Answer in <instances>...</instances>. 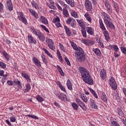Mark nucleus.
I'll use <instances>...</instances> for the list:
<instances>
[{
	"instance_id": "f257e3e1",
	"label": "nucleus",
	"mask_w": 126,
	"mask_h": 126,
	"mask_svg": "<svg viewBox=\"0 0 126 126\" xmlns=\"http://www.w3.org/2000/svg\"><path fill=\"white\" fill-rule=\"evenodd\" d=\"M79 71L80 72L82 76V78L84 82L90 85H93L94 84V81L92 77L90 75V72L84 67H79Z\"/></svg>"
},
{
	"instance_id": "f03ea898",
	"label": "nucleus",
	"mask_w": 126,
	"mask_h": 126,
	"mask_svg": "<svg viewBox=\"0 0 126 126\" xmlns=\"http://www.w3.org/2000/svg\"><path fill=\"white\" fill-rule=\"evenodd\" d=\"M100 15L106 27L111 28V29H115V25L112 22H111L112 21V19L111 18L110 15H109L105 12H102Z\"/></svg>"
},
{
	"instance_id": "7ed1b4c3",
	"label": "nucleus",
	"mask_w": 126,
	"mask_h": 126,
	"mask_svg": "<svg viewBox=\"0 0 126 126\" xmlns=\"http://www.w3.org/2000/svg\"><path fill=\"white\" fill-rule=\"evenodd\" d=\"M76 55L78 56L77 59L79 62H84L86 60V56L82 48H79V51L76 52Z\"/></svg>"
},
{
	"instance_id": "20e7f679",
	"label": "nucleus",
	"mask_w": 126,
	"mask_h": 126,
	"mask_svg": "<svg viewBox=\"0 0 126 126\" xmlns=\"http://www.w3.org/2000/svg\"><path fill=\"white\" fill-rule=\"evenodd\" d=\"M46 42L47 44L49 49L52 50V51H55V50H56V47L55 46L53 39L51 38H46Z\"/></svg>"
},
{
	"instance_id": "39448f33",
	"label": "nucleus",
	"mask_w": 126,
	"mask_h": 126,
	"mask_svg": "<svg viewBox=\"0 0 126 126\" xmlns=\"http://www.w3.org/2000/svg\"><path fill=\"white\" fill-rule=\"evenodd\" d=\"M109 84L113 90H116L117 89L118 86H117V83H116V81H115L114 77H111L109 79Z\"/></svg>"
},
{
	"instance_id": "423d86ee",
	"label": "nucleus",
	"mask_w": 126,
	"mask_h": 126,
	"mask_svg": "<svg viewBox=\"0 0 126 126\" xmlns=\"http://www.w3.org/2000/svg\"><path fill=\"white\" fill-rule=\"evenodd\" d=\"M75 102L78 104V105L83 110V111H86L87 108L86 107V106L85 105V104L80 100V99L78 98H75Z\"/></svg>"
},
{
	"instance_id": "0eeeda50",
	"label": "nucleus",
	"mask_w": 126,
	"mask_h": 126,
	"mask_svg": "<svg viewBox=\"0 0 126 126\" xmlns=\"http://www.w3.org/2000/svg\"><path fill=\"white\" fill-rule=\"evenodd\" d=\"M85 7L87 11H91L92 10V3L89 0H86L85 1Z\"/></svg>"
},
{
	"instance_id": "6e6552de",
	"label": "nucleus",
	"mask_w": 126,
	"mask_h": 126,
	"mask_svg": "<svg viewBox=\"0 0 126 126\" xmlns=\"http://www.w3.org/2000/svg\"><path fill=\"white\" fill-rule=\"evenodd\" d=\"M18 19L20 20V21H22L24 24L26 25L27 24V19L24 16V15L22 12H20L18 14Z\"/></svg>"
},
{
	"instance_id": "1a4fd4ad",
	"label": "nucleus",
	"mask_w": 126,
	"mask_h": 126,
	"mask_svg": "<svg viewBox=\"0 0 126 126\" xmlns=\"http://www.w3.org/2000/svg\"><path fill=\"white\" fill-rule=\"evenodd\" d=\"M104 5L107 12H108L109 14H111V13L113 12V9L111 6V4H110L108 0H105Z\"/></svg>"
},
{
	"instance_id": "9d476101",
	"label": "nucleus",
	"mask_w": 126,
	"mask_h": 126,
	"mask_svg": "<svg viewBox=\"0 0 126 126\" xmlns=\"http://www.w3.org/2000/svg\"><path fill=\"white\" fill-rule=\"evenodd\" d=\"M56 96L61 101H67V97H66V95L64 94L63 93H57Z\"/></svg>"
},
{
	"instance_id": "9b49d317",
	"label": "nucleus",
	"mask_w": 126,
	"mask_h": 126,
	"mask_svg": "<svg viewBox=\"0 0 126 126\" xmlns=\"http://www.w3.org/2000/svg\"><path fill=\"white\" fill-rule=\"evenodd\" d=\"M52 21L53 23H55L57 28H59V27H62V24L60 23V20L59 17H57L56 18L54 19Z\"/></svg>"
},
{
	"instance_id": "f8f14e48",
	"label": "nucleus",
	"mask_w": 126,
	"mask_h": 126,
	"mask_svg": "<svg viewBox=\"0 0 126 126\" xmlns=\"http://www.w3.org/2000/svg\"><path fill=\"white\" fill-rule=\"evenodd\" d=\"M100 77H101L103 80H105L107 78V71L105 69H102L100 71Z\"/></svg>"
},
{
	"instance_id": "ddd939ff",
	"label": "nucleus",
	"mask_w": 126,
	"mask_h": 126,
	"mask_svg": "<svg viewBox=\"0 0 126 126\" xmlns=\"http://www.w3.org/2000/svg\"><path fill=\"white\" fill-rule=\"evenodd\" d=\"M29 11L31 13L32 16H33L35 19H38L39 18V15L37 12L31 8L29 9Z\"/></svg>"
},
{
	"instance_id": "4468645a",
	"label": "nucleus",
	"mask_w": 126,
	"mask_h": 126,
	"mask_svg": "<svg viewBox=\"0 0 126 126\" xmlns=\"http://www.w3.org/2000/svg\"><path fill=\"white\" fill-rule=\"evenodd\" d=\"M87 32L88 34L91 35V36H93L94 35V29L91 27H88L86 28Z\"/></svg>"
},
{
	"instance_id": "2eb2a0df",
	"label": "nucleus",
	"mask_w": 126,
	"mask_h": 126,
	"mask_svg": "<svg viewBox=\"0 0 126 126\" xmlns=\"http://www.w3.org/2000/svg\"><path fill=\"white\" fill-rule=\"evenodd\" d=\"M31 32L33 34V35H35L36 36L39 35L41 33V32L34 28H31Z\"/></svg>"
},
{
	"instance_id": "dca6fc26",
	"label": "nucleus",
	"mask_w": 126,
	"mask_h": 126,
	"mask_svg": "<svg viewBox=\"0 0 126 126\" xmlns=\"http://www.w3.org/2000/svg\"><path fill=\"white\" fill-rule=\"evenodd\" d=\"M90 102L91 103V107L92 109H94V110H97V109H98V106L95 103V101L93 99L91 98L90 99Z\"/></svg>"
},
{
	"instance_id": "f3484780",
	"label": "nucleus",
	"mask_w": 126,
	"mask_h": 126,
	"mask_svg": "<svg viewBox=\"0 0 126 126\" xmlns=\"http://www.w3.org/2000/svg\"><path fill=\"white\" fill-rule=\"evenodd\" d=\"M28 41L31 44H37V41H36V39L32 36V35H28Z\"/></svg>"
},
{
	"instance_id": "a211bd4d",
	"label": "nucleus",
	"mask_w": 126,
	"mask_h": 126,
	"mask_svg": "<svg viewBox=\"0 0 126 126\" xmlns=\"http://www.w3.org/2000/svg\"><path fill=\"white\" fill-rule=\"evenodd\" d=\"M32 62L38 67H41V62L36 57L32 58Z\"/></svg>"
},
{
	"instance_id": "6ab92c4d",
	"label": "nucleus",
	"mask_w": 126,
	"mask_h": 126,
	"mask_svg": "<svg viewBox=\"0 0 126 126\" xmlns=\"http://www.w3.org/2000/svg\"><path fill=\"white\" fill-rule=\"evenodd\" d=\"M6 6L8 7L10 11H11V10L13 9V5H12V2H11V0H9L7 1Z\"/></svg>"
},
{
	"instance_id": "aec40b11",
	"label": "nucleus",
	"mask_w": 126,
	"mask_h": 126,
	"mask_svg": "<svg viewBox=\"0 0 126 126\" xmlns=\"http://www.w3.org/2000/svg\"><path fill=\"white\" fill-rule=\"evenodd\" d=\"M77 22L78 23L79 26L82 28V29H86V25L84 23H83V21L81 20H77Z\"/></svg>"
},
{
	"instance_id": "412c9836",
	"label": "nucleus",
	"mask_w": 126,
	"mask_h": 126,
	"mask_svg": "<svg viewBox=\"0 0 126 126\" xmlns=\"http://www.w3.org/2000/svg\"><path fill=\"white\" fill-rule=\"evenodd\" d=\"M39 19L41 22H42V23H43V24H45V25H48V24H49V22L48 21V20L44 16H41Z\"/></svg>"
},
{
	"instance_id": "4be33fe9",
	"label": "nucleus",
	"mask_w": 126,
	"mask_h": 126,
	"mask_svg": "<svg viewBox=\"0 0 126 126\" xmlns=\"http://www.w3.org/2000/svg\"><path fill=\"white\" fill-rule=\"evenodd\" d=\"M57 84L58 85L59 88H60L61 90L62 91H63V92H65V93H66V90L65 89V88L63 86L62 83H61V82L60 81H57Z\"/></svg>"
},
{
	"instance_id": "5701e85b",
	"label": "nucleus",
	"mask_w": 126,
	"mask_h": 126,
	"mask_svg": "<svg viewBox=\"0 0 126 126\" xmlns=\"http://www.w3.org/2000/svg\"><path fill=\"white\" fill-rule=\"evenodd\" d=\"M81 42L86 46H92L95 44V42H88V40L85 39H82Z\"/></svg>"
},
{
	"instance_id": "b1692460",
	"label": "nucleus",
	"mask_w": 126,
	"mask_h": 126,
	"mask_svg": "<svg viewBox=\"0 0 126 126\" xmlns=\"http://www.w3.org/2000/svg\"><path fill=\"white\" fill-rule=\"evenodd\" d=\"M98 22L99 24V28H100L101 31L106 30V27H105V25H104V23H103L102 19H100Z\"/></svg>"
},
{
	"instance_id": "393cba45",
	"label": "nucleus",
	"mask_w": 126,
	"mask_h": 126,
	"mask_svg": "<svg viewBox=\"0 0 126 126\" xmlns=\"http://www.w3.org/2000/svg\"><path fill=\"white\" fill-rule=\"evenodd\" d=\"M65 2L67 4H68L71 7H74V0H65Z\"/></svg>"
},
{
	"instance_id": "a878e982",
	"label": "nucleus",
	"mask_w": 126,
	"mask_h": 126,
	"mask_svg": "<svg viewBox=\"0 0 126 126\" xmlns=\"http://www.w3.org/2000/svg\"><path fill=\"white\" fill-rule=\"evenodd\" d=\"M84 17H85L86 19L90 22V23H91L92 22V18L90 16V15H89V13L86 12L84 14Z\"/></svg>"
},
{
	"instance_id": "bb28decb",
	"label": "nucleus",
	"mask_w": 126,
	"mask_h": 126,
	"mask_svg": "<svg viewBox=\"0 0 126 126\" xmlns=\"http://www.w3.org/2000/svg\"><path fill=\"white\" fill-rule=\"evenodd\" d=\"M70 43H71V45L73 49L74 50H75V51H77V52H78V51H79V48L81 49V47H78L76 46V44L75 43H74V42L70 41Z\"/></svg>"
},
{
	"instance_id": "cd10ccee",
	"label": "nucleus",
	"mask_w": 126,
	"mask_h": 126,
	"mask_svg": "<svg viewBox=\"0 0 126 126\" xmlns=\"http://www.w3.org/2000/svg\"><path fill=\"white\" fill-rule=\"evenodd\" d=\"M66 23L67 24H70L71 23V26H72V27H73V26H75L74 22H73V19L72 18H69L67 19L66 21Z\"/></svg>"
},
{
	"instance_id": "c85d7f7f",
	"label": "nucleus",
	"mask_w": 126,
	"mask_h": 126,
	"mask_svg": "<svg viewBox=\"0 0 126 126\" xmlns=\"http://www.w3.org/2000/svg\"><path fill=\"white\" fill-rule=\"evenodd\" d=\"M22 76H23V77L26 79L28 82H31V79L28 74H27L25 73H22Z\"/></svg>"
},
{
	"instance_id": "c756f323",
	"label": "nucleus",
	"mask_w": 126,
	"mask_h": 126,
	"mask_svg": "<svg viewBox=\"0 0 126 126\" xmlns=\"http://www.w3.org/2000/svg\"><path fill=\"white\" fill-rule=\"evenodd\" d=\"M66 86L69 90H72V85L70 80L68 79L66 81Z\"/></svg>"
},
{
	"instance_id": "7c9ffc66",
	"label": "nucleus",
	"mask_w": 126,
	"mask_h": 126,
	"mask_svg": "<svg viewBox=\"0 0 126 126\" xmlns=\"http://www.w3.org/2000/svg\"><path fill=\"white\" fill-rule=\"evenodd\" d=\"M80 95V98L82 99L83 102H84L85 103H87V102H88V98H87L85 94H81Z\"/></svg>"
},
{
	"instance_id": "2f4dec72",
	"label": "nucleus",
	"mask_w": 126,
	"mask_h": 126,
	"mask_svg": "<svg viewBox=\"0 0 126 126\" xmlns=\"http://www.w3.org/2000/svg\"><path fill=\"white\" fill-rule=\"evenodd\" d=\"M37 37L40 41H41V42H44L45 40V35L41 32H40L39 34L37 35Z\"/></svg>"
},
{
	"instance_id": "473e14b6",
	"label": "nucleus",
	"mask_w": 126,
	"mask_h": 126,
	"mask_svg": "<svg viewBox=\"0 0 126 126\" xmlns=\"http://www.w3.org/2000/svg\"><path fill=\"white\" fill-rule=\"evenodd\" d=\"M2 54L3 56L6 59L7 62H9V60H10V56L5 52V51H3Z\"/></svg>"
},
{
	"instance_id": "72a5a7b5",
	"label": "nucleus",
	"mask_w": 126,
	"mask_h": 126,
	"mask_svg": "<svg viewBox=\"0 0 126 126\" xmlns=\"http://www.w3.org/2000/svg\"><path fill=\"white\" fill-rule=\"evenodd\" d=\"M112 3L113 4L114 8L116 12L119 13L120 12V9H119V6H118V3H116L114 1H112Z\"/></svg>"
},
{
	"instance_id": "f704fd0d",
	"label": "nucleus",
	"mask_w": 126,
	"mask_h": 126,
	"mask_svg": "<svg viewBox=\"0 0 126 126\" xmlns=\"http://www.w3.org/2000/svg\"><path fill=\"white\" fill-rule=\"evenodd\" d=\"M64 28L65 29L66 35L68 36H71V32L70 31V30H69L66 26H64Z\"/></svg>"
},
{
	"instance_id": "c9c22d12",
	"label": "nucleus",
	"mask_w": 126,
	"mask_h": 126,
	"mask_svg": "<svg viewBox=\"0 0 126 126\" xmlns=\"http://www.w3.org/2000/svg\"><path fill=\"white\" fill-rule=\"evenodd\" d=\"M93 52L96 55V56H98V57H100L101 56V51L98 48H94L93 49Z\"/></svg>"
},
{
	"instance_id": "e433bc0d",
	"label": "nucleus",
	"mask_w": 126,
	"mask_h": 126,
	"mask_svg": "<svg viewBox=\"0 0 126 126\" xmlns=\"http://www.w3.org/2000/svg\"><path fill=\"white\" fill-rule=\"evenodd\" d=\"M63 15L64 16V17H68L69 16V13H68V10L66 9H63Z\"/></svg>"
},
{
	"instance_id": "4c0bfd02",
	"label": "nucleus",
	"mask_w": 126,
	"mask_h": 126,
	"mask_svg": "<svg viewBox=\"0 0 126 126\" xmlns=\"http://www.w3.org/2000/svg\"><path fill=\"white\" fill-rule=\"evenodd\" d=\"M71 104L73 109H74L75 111H77L78 110L79 105L77 104V103L75 102H72Z\"/></svg>"
},
{
	"instance_id": "58836bf2",
	"label": "nucleus",
	"mask_w": 126,
	"mask_h": 126,
	"mask_svg": "<svg viewBox=\"0 0 126 126\" xmlns=\"http://www.w3.org/2000/svg\"><path fill=\"white\" fill-rule=\"evenodd\" d=\"M14 83H15V84H16V85H18V89H22V85L21 84V82H20V81H14Z\"/></svg>"
},
{
	"instance_id": "ea45409f",
	"label": "nucleus",
	"mask_w": 126,
	"mask_h": 126,
	"mask_svg": "<svg viewBox=\"0 0 126 126\" xmlns=\"http://www.w3.org/2000/svg\"><path fill=\"white\" fill-rule=\"evenodd\" d=\"M101 94L102 95V97L101 98L102 100L103 101V102H107L108 97L107 96V95H106L104 92H102Z\"/></svg>"
},
{
	"instance_id": "a19ab883",
	"label": "nucleus",
	"mask_w": 126,
	"mask_h": 126,
	"mask_svg": "<svg viewBox=\"0 0 126 126\" xmlns=\"http://www.w3.org/2000/svg\"><path fill=\"white\" fill-rule=\"evenodd\" d=\"M57 69L59 71L61 76H63L64 75V72H63V69H62V67L60 66V65H57Z\"/></svg>"
},
{
	"instance_id": "79ce46f5",
	"label": "nucleus",
	"mask_w": 126,
	"mask_h": 126,
	"mask_svg": "<svg viewBox=\"0 0 126 126\" xmlns=\"http://www.w3.org/2000/svg\"><path fill=\"white\" fill-rule=\"evenodd\" d=\"M57 55L61 63H63V56H62V55H61V52L59 49L57 50Z\"/></svg>"
},
{
	"instance_id": "37998d69",
	"label": "nucleus",
	"mask_w": 126,
	"mask_h": 126,
	"mask_svg": "<svg viewBox=\"0 0 126 126\" xmlns=\"http://www.w3.org/2000/svg\"><path fill=\"white\" fill-rule=\"evenodd\" d=\"M36 99L38 102H39V103H42V102H44V98L41 96H40L39 94L37 95L36 96Z\"/></svg>"
},
{
	"instance_id": "c03bdc74",
	"label": "nucleus",
	"mask_w": 126,
	"mask_h": 126,
	"mask_svg": "<svg viewBox=\"0 0 126 126\" xmlns=\"http://www.w3.org/2000/svg\"><path fill=\"white\" fill-rule=\"evenodd\" d=\"M31 3H32V6L34 7L35 9H39V6H38V4H37V3H36L35 1L34 0L32 1Z\"/></svg>"
},
{
	"instance_id": "a18cd8bd",
	"label": "nucleus",
	"mask_w": 126,
	"mask_h": 126,
	"mask_svg": "<svg viewBox=\"0 0 126 126\" xmlns=\"http://www.w3.org/2000/svg\"><path fill=\"white\" fill-rule=\"evenodd\" d=\"M42 50L43 51H44L45 54L47 55V56H48V57L53 59V55H52V54L49 52V51H48V50L45 48H42Z\"/></svg>"
},
{
	"instance_id": "49530a36",
	"label": "nucleus",
	"mask_w": 126,
	"mask_h": 126,
	"mask_svg": "<svg viewBox=\"0 0 126 126\" xmlns=\"http://www.w3.org/2000/svg\"><path fill=\"white\" fill-rule=\"evenodd\" d=\"M30 89H31V86L30 85V84H27L26 88L24 91V93H26L27 92H29V91H30Z\"/></svg>"
},
{
	"instance_id": "de8ad7c7",
	"label": "nucleus",
	"mask_w": 126,
	"mask_h": 126,
	"mask_svg": "<svg viewBox=\"0 0 126 126\" xmlns=\"http://www.w3.org/2000/svg\"><path fill=\"white\" fill-rule=\"evenodd\" d=\"M117 113L119 116H120V117H123V116H124V112L122 110L121 108L117 109Z\"/></svg>"
},
{
	"instance_id": "09e8293b",
	"label": "nucleus",
	"mask_w": 126,
	"mask_h": 126,
	"mask_svg": "<svg viewBox=\"0 0 126 126\" xmlns=\"http://www.w3.org/2000/svg\"><path fill=\"white\" fill-rule=\"evenodd\" d=\"M81 33L84 38H86L87 37V32H86V31H85V29H82L81 30Z\"/></svg>"
},
{
	"instance_id": "8fccbe9b",
	"label": "nucleus",
	"mask_w": 126,
	"mask_h": 126,
	"mask_svg": "<svg viewBox=\"0 0 126 126\" xmlns=\"http://www.w3.org/2000/svg\"><path fill=\"white\" fill-rule=\"evenodd\" d=\"M71 15L73 16L74 18H78V16L77 15V13L75 11H72L71 12Z\"/></svg>"
},
{
	"instance_id": "3c124183",
	"label": "nucleus",
	"mask_w": 126,
	"mask_h": 126,
	"mask_svg": "<svg viewBox=\"0 0 126 126\" xmlns=\"http://www.w3.org/2000/svg\"><path fill=\"white\" fill-rule=\"evenodd\" d=\"M59 47L61 50L63 52L65 53V48H64V46L63 45L62 43H59Z\"/></svg>"
},
{
	"instance_id": "603ef678",
	"label": "nucleus",
	"mask_w": 126,
	"mask_h": 126,
	"mask_svg": "<svg viewBox=\"0 0 126 126\" xmlns=\"http://www.w3.org/2000/svg\"><path fill=\"white\" fill-rule=\"evenodd\" d=\"M27 117L29 118H32V119H34V120H39V118L34 115H28Z\"/></svg>"
},
{
	"instance_id": "864d4df0",
	"label": "nucleus",
	"mask_w": 126,
	"mask_h": 126,
	"mask_svg": "<svg viewBox=\"0 0 126 126\" xmlns=\"http://www.w3.org/2000/svg\"><path fill=\"white\" fill-rule=\"evenodd\" d=\"M77 6H78V8L80 10H82V9L84 7L83 4L79 2L78 3Z\"/></svg>"
},
{
	"instance_id": "5fc2aeb1",
	"label": "nucleus",
	"mask_w": 126,
	"mask_h": 126,
	"mask_svg": "<svg viewBox=\"0 0 126 126\" xmlns=\"http://www.w3.org/2000/svg\"><path fill=\"white\" fill-rule=\"evenodd\" d=\"M40 27H41L42 29L46 31V32L50 33V31H49V30L46 27V26H44V25H40Z\"/></svg>"
},
{
	"instance_id": "6e6d98bb",
	"label": "nucleus",
	"mask_w": 126,
	"mask_h": 126,
	"mask_svg": "<svg viewBox=\"0 0 126 126\" xmlns=\"http://www.w3.org/2000/svg\"><path fill=\"white\" fill-rule=\"evenodd\" d=\"M41 59H42V61L44 63H47V59H46V57H45V55L42 54L41 55Z\"/></svg>"
},
{
	"instance_id": "4d7b16f0",
	"label": "nucleus",
	"mask_w": 126,
	"mask_h": 126,
	"mask_svg": "<svg viewBox=\"0 0 126 126\" xmlns=\"http://www.w3.org/2000/svg\"><path fill=\"white\" fill-rule=\"evenodd\" d=\"M121 50L124 55H126V48L122 46L121 47Z\"/></svg>"
},
{
	"instance_id": "13d9d810",
	"label": "nucleus",
	"mask_w": 126,
	"mask_h": 126,
	"mask_svg": "<svg viewBox=\"0 0 126 126\" xmlns=\"http://www.w3.org/2000/svg\"><path fill=\"white\" fill-rule=\"evenodd\" d=\"M0 66L1 68H5L6 67V64L3 62H0Z\"/></svg>"
},
{
	"instance_id": "bf43d9fd",
	"label": "nucleus",
	"mask_w": 126,
	"mask_h": 126,
	"mask_svg": "<svg viewBox=\"0 0 126 126\" xmlns=\"http://www.w3.org/2000/svg\"><path fill=\"white\" fill-rule=\"evenodd\" d=\"M65 62H66L67 65H69V66L71 65V64H70V62H69V60H68V58H67L66 57H65Z\"/></svg>"
},
{
	"instance_id": "052dcab7",
	"label": "nucleus",
	"mask_w": 126,
	"mask_h": 126,
	"mask_svg": "<svg viewBox=\"0 0 126 126\" xmlns=\"http://www.w3.org/2000/svg\"><path fill=\"white\" fill-rule=\"evenodd\" d=\"M3 8H4L3 4L1 2H0V12H2Z\"/></svg>"
},
{
	"instance_id": "680f3d73",
	"label": "nucleus",
	"mask_w": 126,
	"mask_h": 126,
	"mask_svg": "<svg viewBox=\"0 0 126 126\" xmlns=\"http://www.w3.org/2000/svg\"><path fill=\"white\" fill-rule=\"evenodd\" d=\"M113 49L115 51V52H118L119 51V47H118L116 45H113Z\"/></svg>"
},
{
	"instance_id": "e2e57ef3",
	"label": "nucleus",
	"mask_w": 126,
	"mask_h": 126,
	"mask_svg": "<svg viewBox=\"0 0 126 126\" xmlns=\"http://www.w3.org/2000/svg\"><path fill=\"white\" fill-rule=\"evenodd\" d=\"M111 126H120V124L116 121H113L112 122Z\"/></svg>"
},
{
	"instance_id": "0e129e2a",
	"label": "nucleus",
	"mask_w": 126,
	"mask_h": 126,
	"mask_svg": "<svg viewBox=\"0 0 126 126\" xmlns=\"http://www.w3.org/2000/svg\"><path fill=\"white\" fill-rule=\"evenodd\" d=\"M10 121L11 122V123H15V121H16V118L13 116H11L10 117Z\"/></svg>"
},
{
	"instance_id": "69168bd1",
	"label": "nucleus",
	"mask_w": 126,
	"mask_h": 126,
	"mask_svg": "<svg viewBox=\"0 0 126 126\" xmlns=\"http://www.w3.org/2000/svg\"><path fill=\"white\" fill-rule=\"evenodd\" d=\"M7 84H8V85H9V86H12L14 84V81L8 80L7 82Z\"/></svg>"
},
{
	"instance_id": "338daca9",
	"label": "nucleus",
	"mask_w": 126,
	"mask_h": 126,
	"mask_svg": "<svg viewBox=\"0 0 126 126\" xmlns=\"http://www.w3.org/2000/svg\"><path fill=\"white\" fill-rule=\"evenodd\" d=\"M98 44L101 47V48H104V44H103V42L102 41L100 40V39H98L97 40Z\"/></svg>"
},
{
	"instance_id": "774afa93",
	"label": "nucleus",
	"mask_w": 126,
	"mask_h": 126,
	"mask_svg": "<svg viewBox=\"0 0 126 126\" xmlns=\"http://www.w3.org/2000/svg\"><path fill=\"white\" fill-rule=\"evenodd\" d=\"M103 31H104L103 32V35H104V37L109 35V32H108V31L105 30H104Z\"/></svg>"
}]
</instances>
